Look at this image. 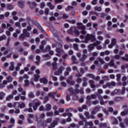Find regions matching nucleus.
<instances>
[{
  "instance_id": "obj_60",
  "label": "nucleus",
  "mask_w": 128,
  "mask_h": 128,
  "mask_svg": "<svg viewBox=\"0 0 128 128\" xmlns=\"http://www.w3.org/2000/svg\"><path fill=\"white\" fill-rule=\"evenodd\" d=\"M116 80L117 82H120V74H117L116 75Z\"/></svg>"
},
{
  "instance_id": "obj_40",
  "label": "nucleus",
  "mask_w": 128,
  "mask_h": 128,
  "mask_svg": "<svg viewBox=\"0 0 128 128\" xmlns=\"http://www.w3.org/2000/svg\"><path fill=\"white\" fill-rule=\"evenodd\" d=\"M86 58H88V56L86 54H83L82 58H80V62H84V60Z\"/></svg>"
},
{
  "instance_id": "obj_35",
  "label": "nucleus",
  "mask_w": 128,
  "mask_h": 128,
  "mask_svg": "<svg viewBox=\"0 0 128 128\" xmlns=\"http://www.w3.org/2000/svg\"><path fill=\"white\" fill-rule=\"evenodd\" d=\"M74 34H75L76 36H78L80 34V31H78V28H76V27H74Z\"/></svg>"
},
{
  "instance_id": "obj_32",
  "label": "nucleus",
  "mask_w": 128,
  "mask_h": 128,
  "mask_svg": "<svg viewBox=\"0 0 128 128\" xmlns=\"http://www.w3.org/2000/svg\"><path fill=\"white\" fill-rule=\"evenodd\" d=\"M74 27H72L70 30H68V34H72V36L74 35Z\"/></svg>"
},
{
  "instance_id": "obj_52",
  "label": "nucleus",
  "mask_w": 128,
  "mask_h": 128,
  "mask_svg": "<svg viewBox=\"0 0 128 128\" xmlns=\"http://www.w3.org/2000/svg\"><path fill=\"white\" fill-rule=\"evenodd\" d=\"M46 114L47 116H54V112H47Z\"/></svg>"
},
{
  "instance_id": "obj_49",
  "label": "nucleus",
  "mask_w": 128,
  "mask_h": 128,
  "mask_svg": "<svg viewBox=\"0 0 128 128\" xmlns=\"http://www.w3.org/2000/svg\"><path fill=\"white\" fill-rule=\"evenodd\" d=\"M30 86V81L28 80H24V86Z\"/></svg>"
},
{
  "instance_id": "obj_9",
  "label": "nucleus",
  "mask_w": 128,
  "mask_h": 128,
  "mask_svg": "<svg viewBox=\"0 0 128 128\" xmlns=\"http://www.w3.org/2000/svg\"><path fill=\"white\" fill-rule=\"evenodd\" d=\"M52 122V118H48L46 120L43 121L42 126H46V124H50V122Z\"/></svg>"
},
{
  "instance_id": "obj_8",
  "label": "nucleus",
  "mask_w": 128,
  "mask_h": 128,
  "mask_svg": "<svg viewBox=\"0 0 128 128\" xmlns=\"http://www.w3.org/2000/svg\"><path fill=\"white\" fill-rule=\"evenodd\" d=\"M28 106L30 107L28 108H26L24 110V112H34V110L32 107V103L30 102L28 104Z\"/></svg>"
},
{
  "instance_id": "obj_24",
  "label": "nucleus",
  "mask_w": 128,
  "mask_h": 128,
  "mask_svg": "<svg viewBox=\"0 0 128 128\" xmlns=\"http://www.w3.org/2000/svg\"><path fill=\"white\" fill-rule=\"evenodd\" d=\"M89 83L90 84V86L92 88H96V86L94 85V81L93 80H90Z\"/></svg>"
},
{
  "instance_id": "obj_29",
  "label": "nucleus",
  "mask_w": 128,
  "mask_h": 128,
  "mask_svg": "<svg viewBox=\"0 0 128 128\" xmlns=\"http://www.w3.org/2000/svg\"><path fill=\"white\" fill-rule=\"evenodd\" d=\"M38 80H40V75L34 74V82H38Z\"/></svg>"
},
{
  "instance_id": "obj_5",
  "label": "nucleus",
  "mask_w": 128,
  "mask_h": 128,
  "mask_svg": "<svg viewBox=\"0 0 128 128\" xmlns=\"http://www.w3.org/2000/svg\"><path fill=\"white\" fill-rule=\"evenodd\" d=\"M122 108H124V111L121 112V116H126V114H128V106L126 104L122 106Z\"/></svg>"
},
{
  "instance_id": "obj_4",
  "label": "nucleus",
  "mask_w": 128,
  "mask_h": 128,
  "mask_svg": "<svg viewBox=\"0 0 128 128\" xmlns=\"http://www.w3.org/2000/svg\"><path fill=\"white\" fill-rule=\"evenodd\" d=\"M78 28V30H81V34H86V26L82 24V23H78L77 24Z\"/></svg>"
},
{
  "instance_id": "obj_38",
  "label": "nucleus",
  "mask_w": 128,
  "mask_h": 128,
  "mask_svg": "<svg viewBox=\"0 0 128 128\" xmlns=\"http://www.w3.org/2000/svg\"><path fill=\"white\" fill-rule=\"evenodd\" d=\"M7 80V82H12V80H14V78H12V77L10 76H8L6 78Z\"/></svg>"
},
{
  "instance_id": "obj_25",
  "label": "nucleus",
  "mask_w": 128,
  "mask_h": 128,
  "mask_svg": "<svg viewBox=\"0 0 128 128\" xmlns=\"http://www.w3.org/2000/svg\"><path fill=\"white\" fill-rule=\"evenodd\" d=\"M50 110H52V105L50 104H46V110L47 112H50Z\"/></svg>"
},
{
  "instance_id": "obj_55",
  "label": "nucleus",
  "mask_w": 128,
  "mask_h": 128,
  "mask_svg": "<svg viewBox=\"0 0 128 128\" xmlns=\"http://www.w3.org/2000/svg\"><path fill=\"white\" fill-rule=\"evenodd\" d=\"M30 22H32V24H36L38 22H36V20L34 19H31L30 20Z\"/></svg>"
},
{
  "instance_id": "obj_3",
  "label": "nucleus",
  "mask_w": 128,
  "mask_h": 128,
  "mask_svg": "<svg viewBox=\"0 0 128 128\" xmlns=\"http://www.w3.org/2000/svg\"><path fill=\"white\" fill-rule=\"evenodd\" d=\"M23 33L21 34L20 40H24V39L26 38H30V32H28V30L26 29H24L23 30Z\"/></svg>"
},
{
  "instance_id": "obj_11",
  "label": "nucleus",
  "mask_w": 128,
  "mask_h": 128,
  "mask_svg": "<svg viewBox=\"0 0 128 128\" xmlns=\"http://www.w3.org/2000/svg\"><path fill=\"white\" fill-rule=\"evenodd\" d=\"M51 47L50 46H48L46 47V48H43L41 50V52H48V50H50Z\"/></svg>"
},
{
  "instance_id": "obj_61",
  "label": "nucleus",
  "mask_w": 128,
  "mask_h": 128,
  "mask_svg": "<svg viewBox=\"0 0 128 128\" xmlns=\"http://www.w3.org/2000/svg\"><path fill=\"white\" fill-rule=\"evenodd\" d=\"M50 12V9L46 8L45 9V11H44V14L46 16H48V12Z\"/></svg>"
},
{
  "instance_id": "obj_15",
  "label": "nucleus",
  "mask_w": 128,
  "mask_h": 128,
  "mask_svg": "<svg viewBox=\"0 0 128 128\" xmlns=\"http://www.w3.org/2000/svg\"><path fill=\"white\" fill-rule=\"evenodd\" d=\"M46 44V42L44 40L41 42V44L40 46V50H42L43 48H44V46Z\"/></svg>"
},
{
  "instance_id": "obj_16",
  "label": "nucleus",
  "mask_w": 128,
  "mask_h": 128,
  "mask_svg": "<svg viewBox=\"0 0 128 128\" xmlns=\"http://www.w3.org/2000/svg\"><path fill=\"white\" fill-rule=\"evenodd\" d=\"M57 92H50L48 94V96H52L54 100H56V94Z\"/></svg>"
},
{
  "instance_id": "obj_27",
  "label": "nucleus",
  "mask_w": 128,
  "mask_h": 128,
  "mask_svg": "<svg viewBox=\"0 0 128 128\" xmlns=\"http://www.w3.org/2000/svg\"><path fill=\"white\" fill-rule=\"evenodd\" d=\"M97 116L100 118V122H102L104 120V114H102L99 113L97 114Z\"/></svg>"
},
{
  "instance_id": "obj_41",
  "label": "nucleus",
  "mask_w": 128,
  "mask_h": 128,
  "mask_svg": "<svg viewBox=\"0 0 128 128\" xmlns=\"http://www.w3.org/2000/svg\"><path fill=\"white\" fill-rule=\"evenodd\" d=\"M114 60L112 59L110 60V63L108 64V66H114Z\"/></svg>"
},
{
  "instance_id": "obj_10",
  "label": "nucleus",
  "mask_w": 128,
  "mask_h": 128,
  "mask_svg": "<svg viewBox=\"0 0 128 128\" xmlns=\"http://www.w3.org/2000/svg\"><path fill=\"white\" fill-rule=\"evenodd\" d=\"M27 4L30 6L31 10H34V6H36V2H30L28 1Z\"/></svg>"
},
{
  "instance_id": "obj_56",
  "label": "nucleus",
  "mask_w": 128,
  "mask_h": 128,
  "mask_svg": "<svg viewBox=\"0 0 128 128\" xmlns=\"http://www.w3.org/2000/svg\"><path fill=\"white\" fill-rule=\"evenodd\" d=\"M124 100V98L122 97H117L116 98V102H120V100Z\"/></svg>"
},
{
  "instance_id": "obj_48",
  "label": "nucleus",
  "mask_w": 128,
  "mask_h": 128,
  "mask_svg": "<svg viewBox=\"0 0 128 128\" xmlns=\"http://www.w3.org/2000/svg\"><path fill=\"white\" fill-rule=\"evenodd\" d=\"M102 112L106 116H108V111L106 108H102Z\"/></svg>"
},
{
  "instance_id": "obj_2",
  "label": "nucleus",
  "mask_w": 128,
  "mask_h": 128,
  "mask_svg": "<svg viewBox=\"0 0 128 128\" xmlns=\"http://www.w3.org/2000/svg\"><path fill=\"white\" fill-rule=\"evenodd\" d=\"M126 92V88L122 87V90L120 89H115L112 92H111V96H114V94H124Z\"/></svg>"
},
{
  "instance_id": "obj_21",
  "label": "nucleus",
  "mask_w": 128,
  "mask_h": 128,
  "mask_svg": "<svg viewBox=\"0 0 128 128\" xmlns=\"http://www.w3.org/2000/svg\"><path fill=\"white\" fill-rule=\"evenodd\" d=\"M84 116H86V119L90 120V118H92V116L88 112H84Z\"/></svg>"
},
{
  "instance_id": "obj_20",
  "label": "nucleus",
  "mask_w": 128,
  "mask_h": 128,
  "mask_svg": "<svg viewBox=\"0 0 128 128\" xmlns=\"http://www.w3.org/2000/svg\"><path fill=\"white\" fill-rule=\"evenodd\" d=\"M56 52H58L56 56H60V54L64 52V50L60 48H57Z\"/></svg>"
},
{
  "instance_id": "obj_44",
  "label": "nucleus",
  "mask_w": 128,
  "mask_h": 128,
  "mask_svg": "<svg viewBox=\"0 0 128 128\" xmlns=\"http://www.w3.org/2000/svg\"><path fill=\"white\" fill-rule=\"evenodd\" d=\"M66 40H67V42H74V38L70 39L69 37H67L66 38Z\"/></svg>"
},
{
  "instance_id": "obj_31",
  "label": "nucleus",
  "mask_w": 128,
  "mask_h": 128,
  "mask_svg": "<svg viewBox=\"0 0 128 128\" xmlns=\"http://www.w3.org/2000/svg\"><path fill=\"white\" fill-rule=\"evenodd\" d=\"M26 108V104H24V103L22 102L21 104H18V108Z\"/></svg>"
},
{
  "instance_id": "obj_59",
  "label": "nucleus",
  "mask_w": 128,
  "mask_h": 128,
  "mask_svg": "<svg viewBox=\"0 0 128 128\" xmlns=\"http://www.w3.org/2000/svg\"><path fill=\"white\" fill-rule=\"evenodd\" d=\"M18 104H19L18 102H16L13 106V108H18Z\"/></svg>"
},
{
  "instance_id": "obj_54",
  "label": "nucleus",
  "mask_w": 128,
  "mask_h": 128,
  "mask_svg": "<svg viewBox=\"0 0 128 128\" xmlns=\"http://www.w3.org/2000/svg\"><path fill=\"white\" fill-rule=\"evenodd\" d=\"M72 60L74 64H78V62H76V58L75 56H72Z\"/></svg>"
},
{
  "instance_id": "obj_39",
  "label": "nucleus",
  "mask_w": 128,
  "mask_h": 128,
  "mask_svg": "<svg viewBox=\"0 0 128 128\" xmlns=\"http://www.w3.org/2000/svg\"><path fill=\"white\" fill-rule=\"evenodd\" d=\"M28 96L30 98H34V92H31L28 94Z\"/></svg>"
},
{
  "instance_id": "obj_14",
  "label": "nucleus",
  "mask_w": 128,
  "mask_h": 128,
  "mask_svg": "<svg viewBox=\"0 0 128 128\" xmlns=\"http://www.w3.org/2000/svg\"><path fill=\"white\" fill-rule=\"evenodd\" d=\"M85 126H89L90 128H92L94 126V122H92V121L88 122L86 120L85 121Z\"/></svg>"
},
{
  "instance_id": "obj_58",
  "label": "nucleus",
  "mask_w": 128,
  "mask_h": 128,
  "mask_svg": "<svg viewBox=\"0 0 128 128\" xmlns=\"http://www.w3.org/2000/svg\"><path fill=\"white\" fill-rule=\"evenodd\" d=\"M6 36L5 35H2V36H0V42L2 40H6Z\"/></svg>"
},
{
  "instance_id": "obj_33",
  "label": "nucleus",
  "mask_w": 128,
  "mask_h": 128,
  "mask_svg": "<svg viewBox=\"0 0 128 128\" xmlns=\"http://www.w3.org/2000/svg\"><path fill=\"white\" fill-rule=\"evenodd\" d=\"M4 96H6V93L2 92H0V100H4Z\"/></svg>"
},
{
  "instance_id": "obj_43",
  "label": "nucleus",
  "mask_w": 128,
  "mask_h": 128,
  "mask_svg": "<svg viewBox=\"0 0 128 128\" xmlns=\"http://www.w3.org/2000/svg\"><path fill=\"white\" fill-rule=\"evenodd\" d=\"M79 116H80V118H81V120H83V122H86V118H84V116H82V114H80Z\"/></svg>"
},
{
  "instance_id": "obj_18",
  "label": "nucleus",
  "mask_w": 128,
  "mask_h": 128,
  "mask_svg": "<svg viewBox=\"0 0 128 128\" xmlns=\"http://www.w3.org/2000/svg\"><path fill=\"white\" fill-rule=\"evenodd\" d=\"M106 86H108L109 88H110V86H116V82L112 81L111 82H107Z\"/></svg>"
},
{
  "instance_id": "obj_51",
  "label": "nucleus",
  "mask_w": 128,
  "mask_h": 128,
  "mask_svg": "<svg viewBox=\"0 0 128 128\" xmlns=\"http://www.w3.org/2000/svg\"><path fill=\"white\" fill-rule=\"evenodd\" d=\"M100 106H96L94 108V110L95 112H100Z\"/></svg>"
},
{
  "instance_id": "obj_19",
  "label": "nucleus",
  "mask_w": 128,
  "mask_h": 128,
  "mask_svg": "<svg viewBox=\"0 0 128 128\" xmlns=\"http://www.w3.org/2000/svg\"><path fill=\"white\" fill-rule=\"evenodd\" d=\"M40 106V102H36L35 104L33 106L34 110H38V107Z\"/></svg>"
},
{
  "instance_id": "obj_28",
  "label": "nucleus",
  "mask_w": 128,
  "mask_h": 128,
  "mask_svg": "<svg viewBox=\"0 0 128 128\" xmlns=\"http://www.w3.org/2000/svg\"><path fill=\"white\" fill-rule=\"evenodd\" d=\"M12 98H14V95L12 94H10L6 98V100L9 102L10 100H12Z\"/></svg>"
},
{
  "instance_id": "obj_63",
  "label": "nucleus",
  "mask_w": 128,
  "mask_h": 128,
  "mask_svg": "<svg viewBox=\"0 0 128 128\" xmlns=\"http://www.w3.org/2000/svg\"><path fill=\"white\" fill-rule=\"evenodd\" d=\"M106 102H108V101L104 102L103 100H100V104H101V106H104V104H106Z\"/></svg>"
},
{
  "instance_id": "obj_37",
  "label": "nucleus",
  "mask_w": 128,
  "mask_h": 128,
  "mask_svg": "<svg viewBox=\"0 0 128 128\" xmlns=\"http://www.w3.org/2000/svg\"><path fill=\"white\" fill-rule=\"evenodd\" d=\"M47 6H49L50 10H54V6L52 4V2H48Z\"/></svg>"
},
{
  "instance_id": "obj_26",
  "label": "nucleus",
  "mask_w": 128,
  "mask_h": 128,
  "mask_svg": "<svg viewBox=\"0 0 128 128\" xmlns=\"http://www.w3.org/2000/svg\"><path fill=\"white\" fill-rule=\"evenodd\" d=\"M42 57L44 58L45 60H50V56L48 54L42 55Z\"/></svg>"
},
{
  "instance_id": "obj_12",
  "label": "nucleus",
  "mask_w": 128,
  "mask_h": 128,
  "mask_svg": "<svg viewBox=\"0 0 128 128\" xmlns=\"http://www.w3.org/2000/svg\"><path fill=\"white\" fill-rule=\"evenodd\" d=\"M94 46H96L94 44H90L88 46L89 48V50H88V52H90L92 50H94Z\"/></svg>"
},
{
  "instance_id": "obj_47",
  "label": "nucleus",
  "mask_w": 128,
  "mask_h": 128,
  "mask_svg": "<svg viewBox=\"0 0 128 128\" xmlns=\"http://www.w3.org/2000/svg\"><path fill=\"white\" fill-rule=\"evenodd\" d=\"M111 42L112 44H113L114 46H116V39L112 38Z\"/></svg>"
},
{
  "instance_id": "obj_34",
  "label": "nucleus",
  "mask_w": 128,
  "mask_h": 128,
  "mask_svg": "<svg viewBox=\"0 0 128 128\" xmlns=\"http://www.w3.org/2000/svg\"><path fill=\"white\" fill-rule=\"evenodd\" d=\"M14 62H11L10 66L9 68L10 70H14Z\"/></svg>"
},
{
  "instance_id": "obj_42",
  "label": "nucleus",
  "mask_w": 128,
  "mask_h": 128,
  "mask_svg": "<svg viewBox=\"0 0 128 128\" xmlns=\"http://www.w3.org/2000/svg\"><path fill=\"white\" fill-rule=\"evenodd\" d=\"M100 128H106L108 126V124L106 123H100L99 125Z\"/></svg>"
},
{
  "instance_id": "obj_1",
  "label": "nucleus",
  "mask_w": 128,
  "mask_h": 128,
  "mask_svg": "<svg viewBox=\"0 0 128 128\" xmlns=\"http://www.w3.org/2000/svg\"><path fill=\"white\" fill-rule=\"evenodd\" d=\"M90 40L92 42L96 40V36L92 34H87L85 37V40L84 41V44H88V42Z\"/></svg>"
},
{
  "instance_id": "obj_17",
  "label": "nucleus",
  "mask_w": 128,
  "mask_h": 128,
  "mask_svg": "<svg viewBox=\"0 0 128 128\" xmlns=\"http://www.w3.org/2000/svg\"><path fill=\"white\" fill-rule=\"evenodd\" d=\"M96 114V112H95L94 110H92L91 112V118L92 120H96V117L94 116Z\"/></svg>"
},
{
  "instance_id": "obj_46",
  "label": "nucleus",
  "mask_w": 128,
  "mask_h": 128,
  "mask_svg": "<svg viewBox=\"0 0 128 128\" xmlns=\"http://www.w3.org/2000/svg\"><path fill=\"white\" fill-rule=\"evenodd\" d=\"M73 47H74V50H78V44H74Z\"/></svg>"
},
{
  "instance_id": "obj_23",
  "label": "nucleus",
  "mask_w": 128,
  "mask_h": 128,
  "mask_svg": "<svg viewBox=\"0 0 128 128\" xmlns=\"http://www.w3.org/2000/svg\"><path fill=\"white\" fill-rule=\"evenodd\" d=\"M40 82L46 84H48V79L46 78H41L40 79Z\"/></svg>"
},
{
  "instance_id": "obj_6",
  "label": "nucleus",
  "mask_w": 128,
  "mask_h": 128,
  "mask_svg": "<svg viewBox=\"0 0 128 128\" xmlns=\"http://www.w3.org/2000/svg\"><path fill=\"white\" fill-rule=\"evenodd\" d=\"M35 26H37L39 30H40L42 34H44V36H46V31H44V28H42V27L41 26L40 24H38V22H36L35 24Z\"/></svg>"
},
{
  "instance_id": "obj_64",
  "label": "nucleus",
  "mask_w": 128,
  "mask_h": 128,
  "mask_svg": "<svg viewBox=\"0 0 128 128\" xmlns=\"http://www.w3.org/2000/svg\"><path fill=\"white\" fill-rule=\"evenodd\" d=\"M92 104L96 106L98 104V100H94L92 102Z\"/></svg>"
},
{
  "instance_id": "obj_62",
  "label": "nucleus",
  "mask_w": 128,
  "mask_h": 128,
  "mask_svg": "<svg viewBox=\"0 0 128 128\" xmlns=\"http://www.w3.org/2000/svg\"><path fill=\"white\" fill-rule=\"evenodd\" d=\"M48 96H46L45 98H44V104H46V102H48Z\"/></svg>"
},
{
  "instance_id": "obj_36",
  "label": "nucleus",
  "mask_w": 128,
  "mask_h": 128,
  "mask_svg": "<svg viewBox=\"0 0 128 128\" xmlns=\"http://www.w3.org/2000/svg\"><path fill=\"white\" fill-rule=\"evenodd\" d=\"M52 66H53L54 70H56L58 68V64H56V62H54L52 63Z\"/></svg>"
},
{
  "instance_id": "obj_22",
  "label": "nucleus",
  "mask_w": 128,
  "mask_h": 128,
  "mask_svg": "<svg viewBox=\"0 0 128 128\" xmlns=\"http://www.w3.org/2000/svg\"><path fill=\"white\" fill-rule=\"evenodd\" d=\"M24 6V1L18 2V6H19V8H22Z\"/></svg>"
},
{
  "instance_id": "obj_7",
  "label": "nucleus",
  "mask_w": 128,
  "mask_h": 128,
  "mask_svg": "<svg viewBox=\"0 0 128 128\" xmlns=\"http://www.w3.org/2000/svg\"><path fill=\"white\" fill-rule=\"evenodd\" d=\"M64 70V66H60V68H58L57 71L54 72V76H58L60 74L62 73V70Z\"/></svg>"
},
{
  "instance_id": "obj_57",
  "label": "nucleus",
  "mask_w": 128,
  "mask_h": 128,
  "mask_svg": "<svg viewBox=\"0 0 128 128\" xmlns=\"http://www.w3.org/2000/svg\"><path fill=\"white\" fill-rule=\"evenodd\" d=\"M98 60L102 64H104V59L100 58H98Z\"/></svg>"
},
{
  "instance_id": "obj_45",
  "label": "nucleus",
  "mask_w": 128,
  "mask_h": 128,
  "mask_svg": "<svg viewBox=\"0 0 128 128\" xmlns=\"http://www.w3.org/2000/svg\"><path fill=\"white\" fill-rule=\"evenodd\" d=\"M94 10L97 12H102V7L96 6L94 7Z\"/></svg>"
},
{
  "instance_id": "obj_30",
  "label": "nucleus",
  "mask_w": 128,
  "mask_h": 128,
  "mask_svg": "<svg viewBox=\"0 0 128 128\" xmlns=\"http://www.w3.org/2000/svg\"><path fill=\"white\" fill-rule=\"evenodd\" d=\"M7 8L9 10H14V6L10 4H7Z\"/></svg>"
},
{
  "instance_id": "obj_50",
  "label": "nucleus",
  "mask_w": 128,
  "mask_h": 128,
  "mask_svg": "<svg viewBox=\"0 0 128 128\" xmlns=\"http://www.w3.org/2000/svg\"><path fill=\"white\" fill-rule=\"evenodd\" d=\"M70 127L73 128H80V126H78V125H77V124H76L72 123V124H70Z\"/></svg>"
},
{
  "instance_id": "obj_13",
  "label": "nucleus",
  "mask_w": 128,
  "mask_h": 128,
  "mask_svg": "<svg viewBox=\"0 0 128 128\" xmlns=\"http://www.w3.org/2000/svg\"><path fill=\"white\" fill-rule=\"evenodd\" d=\"M58 124V121L54 120L52 123H51L50 126L48 127V128H54Z\"/></svg>"
},
{
  "instance_id": "obj_53",
  "label": "nucleus",
  "mask_w": 128,
  "mask_h": 128,
  "mask_svg": "<svg viewBox=\"0 0 128 128\" xmlns=\"http://www.w3.org/2000/svg\"><path fill=\"white\" fill-rule=\"evenodd\" d=\"M122 60H125V62H128V54L126 55V58L125 57H122Z\"/></svg>"
}]
</instances>
